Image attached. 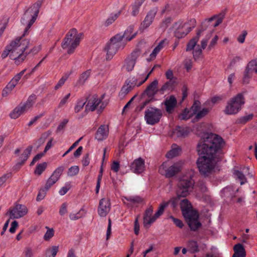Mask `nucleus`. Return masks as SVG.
<instances>
[{
	"mask_svg": "<svg viewBox=\"0 0 257 257\" xmlns=\"http://www.w3.org/2000/svg\"><path fill=\"white\" fill-rule=\"evenodd\" d=\"M140 55L139 50L134 51L125 60L123 68L127 71H132L136 64L137 60Z\"/></svg>",
	"mask_w": 257,
	"mask_h": 257,
	"instance_id": "nucleus-17",
	"label": "nucleus"
},
{
	"mask_svg": "<svg viewBox=\"0 0 257 257\" xmlns=\"http://www.w3.org/2000/svg\"><path fill=\"white\" fill-rule=\"evenodd\" d=\"M58 246H53L51 248H48L45 251L46 257H55L58 251Z\"/></svg>",
	"mask_w": 257,
	"mask_h": 257,
	"instance_id": "nucleus-43",
	"label": "nucleus"
},
{
	"mask_svg": "<svg viewBox=\"0 0 257 257\" xmlns=\"http://www.w3.org/2000/svg\"><path fill=\"white\" fill-rule=\"evenodd\" d=\"M110 209V203L107 199L102 198L99 201L98 213L101 217L105 216Z\"/></svg>",
	"mask_w": 257,
	"mask_h": 257,
	"instance_id": "nucleus-22",
	"label": "nucleus"
},
{
	"mask_svg": "<svg viewBox=\"0 0 257 257\" xmlns=\"http://www.w3.org/2000/svg\"><path fill=\"white\" fill-rule=\"evenodd\" d=\"M171 21L172 19L170 17L165 19L160 24L159 28L162 31H164L168 27L169 25L171 23Z\"/></svg>",
	"mask_w": 257,
	"mask_h": 257,
	"instance_id": "nucleus-50",
	"label": "nucleus"
},
{
	"mask_svg": "<svg viewBox=\"0 0 257 257\" xmlns=\"http://www.w3.org/2000/svg\"><path fill=\"white\" fill-rule=\"evenodd\" d=\"M256 65V62L254 61H250L247 65V67L245 72L244 77L243 78V82H247V80L249 77V74L250 72L254 71L257 73V68H253Z\"/></svg>",
	"mask_w": 257,
	"mask_h": 257,
	"instance_id": "nucleus-34",
	"label": "nucleus"
},
{
	"mask_svg": "<svg viewBox=\"0 0 257 257\" xmlns=\"http://www.w3.org/2000/svg\"><path fill=\"white\" fill-rule=\"evenodd\" d=\"M193 172H189L187 175L181 177L178 183V188L176 191L177 196L172 198L169 201L173 207H175L180 197H185L188 195L193 189L194 182L192 179Z\"/></svg>",
	"mask_w": 257,
	"mask_h": 257,
	"instance_id": "nucleus-3",
	"label": "nucleus"
},
{
	"mask_svg": "<svg viewBox=\"0 0 257 257\" xmlns=\"http://www.w3.org/2000/svg\"><path fill=\"white\" fill-rule=\"evenodd\" d=\"M236 178L238 179L241 185H243L246 183L247 180L245 176H252L249 172V168L245 167L241 170H234L233 173Z\"/></svg>",
	"mask_w": 257,
	"mask_h": 257,
	"instance_id": "nucleus-24",
	"label": "nucleus"
},
{
	"mask_svg": "<svg viewBox=\"0 0 257 257\" xmlns=\"http://www.w3.org/2000/svg\"><path fill=\"white\" fill-rule=\"evenodd\" d=\"M40 4L39 3L34 4L24 13L21 19L22 24L26 26L23 35H27L29 29L36 20L39 12Z\"/></svg>",
	"mask_w": 257,
	"mask_h": 257,
	"instance_id": "nucleus-7",
	"label": "nucleus"
},
{
	"mask_svg": "<svg viewBox=\"0 0 257 257\" xmlns=\"http://www.w3.org/2000/svg\"><path fill=\"white\" fill-rule=\"evenodd\" d=\"M71 74V72H69L66 73L62 78L59 80L57 84L55 86V89H57L61 87L65 82V81L67 80L70 74Z\"/></svg>",
	"mask_w": 257,
	"mask_h": 257,
	"instance_id": "nucleus-46",
	"label": "nucleus"
},
{
	"mask_svg": "<svg viewBox=\"0 0 257 257\" xmlns=\"http://www.w3.org/2000/svg\"><path fill=\"white\" fill-rule=\"evenodd\" d=\"M83 34L78 33L75 29L70 30L66 35L62 42L61 46L63 49H67L69 54L73 53L79 45Z\"/></svg>",
	"mask_w": 257,
	"mask_h": 257,
	"instance_id": "nucleus-5",
	"label": "nucleus"
},
{
	"mask_svg": "<svg viewBox=\"0 0 257 257\" xmlns=\"http://www.w3.org/2000/svg\"><path fill=\"white\" fill-rule=\"evenodd\" d=\"M64 170V167L63 166H59L55 170L52 175L58 179H59Z\"/></svg>",
	"mask_w": 257,
	"mask_h": 257,
	"instance_id": "nucleus-53",
	"label": "nucleus"
},
{
	"mask_svg": "<svg viewBox=\"0 0 257 257\" xmlns=\"http://www.w3.org/2000/svg\"><path fill=\"white\" fill-rule=\"evenodd\" d=\"M71 188V184L69 182L65 183V185L62 187L59 191L60 195H64L70 190Z\"/></svg>",
	"mask_w": 257,
	"mask_h": 257,
	"instance_id": "nucleus-54",
	"label": "nucleus"
},
{
	"mask_svg": "<svg viewBox=\"0 0 257 257\" xmlns=\"http://www.w3.org/2000/svg\"><path fill=\"white\" fill-rule=\"evenodd\" d=\"M182 214L186 219L191 230L196 231L201 226L199 221V215L197 211L192 209L191 203L187 199H183L180 203Z\"/></svg>",
	"mask_w": 257,
	"mask_h": 257,
	"instance_id": "nucleus-4",
	"label": "nucleus"
},
{
	"mask_svg": "<svg viewBox=\"0 0 257 257\" xmlns=\"http://www.w3.org/2000/svg\"><path fill=\"white\" fill-rule=\"evenodd\" d=\"M184 65L185 68L187 69V71L190 70L192 67V62L191 60L188 59L184 61Z\"/></svg>",
	"mask_w": 257,
	"mask_h": 257,
	"instance_id": "nucleus-64",
	"label": "nucleus"
},
{
	"mask_svg": "<svg viewBox=\"0 0 257 257\" xmlns=\"http://www.w3.org/2000/svg\"><path fill=\"white\" fill-rule=\"evenodd\" d=\"M91 74V70L88 69L83 72L78 80V83L80 84H83L88 79Z\"/></svg>",
	"mask_w": 257,
	"mask_h": 257,
	"instance_id": "nucleus-44",
	"label": "nucleus"
},
{
	"mask_svg": "<svg viewBox=\"0 0 257 257\" xmlns=\"http://www.w3.org/2000/svg\"><path fill=\"white\" fill-rule=\"evenodd\" d=\"M26 70V69H24L21 71L20 73L17 74L12 79V80L8 83L6 87L4 89L2 92L3 96H7L8 95L11 93L12 90L19 83L20 80L22 78V76L24 74Z\"/></svg>",
	"mask_w": 257,
	"mask_h": 257,
	"instance_id": "nucleus-15",
	"label": "nucleus"
},
{
	"mask_svg": "<svg viewBox=\"0 0 257 257\" xmlns=\"http://www.w3.org/2000/svg\"><path fill=\"white\" fill-rule=\"evenodd\" d=\"M188 247L189 250L191 253L198 252L200 251V249L204 250L206 248V246L205 244H201L200 247L196 241L192 240L188 242Z\"/></svg>",
	"mask_w": 257,
	"mask_h": 257,
	"instance_id": "nucleus-32",
	"label": "nucleus"
},
{
	"mask_svg": "<svg viewBox=\"0 0 257 257\" xmlns=\"http://www.w3.org/2000/svg\"><path fill=\"white\" fill-rule=\"evenodd\" d=\"M48 228L46 232L44 234V239L45 240H49L50 238H51L54 236V230L52 228Z\"/></svg>",
	"mask_w": 257,
	"mask_h": 257,
	"instance_id": "nucleus-57",
	"label": "nucleus"
},
{
	"mask_svg": "<svg viewBox=\"0 0 257 257\" xmlns=\"http://www.w3.org/2000/svg\"><path fill=\"white\" fill-rule=\"evenodd\" d=\"M181 153V148L176 145H173L171 150L166 154V157L168 158H172L179 155Z\"/></svg>",
	"mask_w": 257,
	"mask_h": 257,
	"instance_id": "nucleus-37",
	"label": "nucleus"
},
{
	"mask_svg": "<svg viewBox=\"0 0 257 257\" xmlns=\"http://www.w3.org/2000/svg\"><path fill=\"white\" fill-rule=\"evenodd\" d=\"M158 85V81L154 80L147 88L146 92L149 95H154L157 92V89Z\"/></svg>",
	"mask_w": 257,
	"mask_h": 257,
	"instance_id": "nucleus-39",
	"label": "nucleus"
},
{
	"mask_svg": "<svg viewBox=\"0 0 257 257\" xmlns=\"http://www.w3.org/2000/svg\"><path fill=\"white\" fill-rule=\"evenodd\" d=\"M177 99L173 95L167 97L164 102L166 110L167 112L172 113L177 105Z\"/></svg>",
	"mask_w": 257,
	"mask_h": 257,
	"instance_id": "nucleus-29",
	"label": "nucleus"
},
{
	"mask_svg": "<svg viewBox=\"0 0 257 257\" xmlns=\"http://www.w3.org/2000/svg\"><path fill=\"white\" fill-rule=\"evenodd\" d=\"M145 169V160L141 158L135 160L131 165V170L136 174L142 173Z\"/></svg>",
	"mask_w": 257,
	"mask_h": 257,
	"instance_id": "nucleus-23",
	"label": "nucleus"
},
{
	"mask_svg": "<svg viewBox=\"0 0 257 257\" xmlns=\"http://www.w3.org/2000/svg\"><path fill=\"white\" fill-rule=\"evenodd\" d=\"M184 164L183 162L179 161L171 164L169 161L164 162L159 167V172L166 177H171L180 171Z\"/></svg>",
	"mask_w": 257,
	"mask_h": 257,
	"instance_id": "nucleus-11",
	"label": "nucleus"
},
{
	"mask_svg": "<svg viewBox=\"0 0 257 257\" xmlns=\"http://www.w3.org/2000/svg\"><path fill=\"white\" fill-rule=\"evenodd\" d=\"M244 103L245 99L243 94L239 93L228 101L224 113L228 115L236 114L241 110Z\"/></svg>",
	"mask_w": 257,
	"mask_h": 257,
	"instance_id": "nucleus-10",
	"label": "nucleus"
},
{
	"mask_svg": "<svg viewBox=\"0 0 257 257\" xmlns=\"http://www.w3.org/2000/svg\"><path fill=\"white\" fill-rule=\"evenodd\" d=\"M198 102H194V103L190 109H185L180 115L179 118L181 120H187L194 116L195 112L198 107Z\"/></svg>",
	"mask_w": 257,
	"mask_h": 257,
	"instance_id": "nucleus-25",
	"label": "nucleus"
},
{
	"mask_svg": "<svg viewBox=\"0 0 257 257\" xmlns=\"http://www.w3.org/2000/svg\"><path fill=\"white\" fill-rule=\"evenodd\" d=\"M68 212V204L66 202L63 203L60 207L59 213L61 216L65 215Z\"/></svg>",
	"mask_w": 257,
	"mask_h": 257,
	"instance_id": "nucleus-55",
	"label": "nucleus"
},
{
	"mask_svg": "<svg viewBox=\"0 0 257 257\" xmlns=\"http://www.w3.org/2000/svg\"><path fill=\"white\" fill-rule=\"evenodd\" d=\"M12 174L10 173L5 174L0 177V187L5 186L7 181L11 178Z\"/></svg>",
	"mask_w": 257,
	"mask_h": 257,
	"instance_id": "nucleus-51",
	"label": "nucleus"
},
{
	"mask_svg": "<svg viewBox=\"0 0 257 257\" xmlns=\"http://www.w3.org/2000/svg\"><path fill=\"white\" fill-rule=\"evenodd\" d=\"M169 205V202H163L160 205L158 210L155 214L157 218L160 217L164 212L165 208Z\"/></svg>",
	"mask_w": 257,
	"mask_h": 257,
	"instance_id": "nucleus-48",
	"label": "nucleus"
},
{
	"mask_svg": "<svg viewBox=\"0 0 257 257\" xmlns=\"http://www.w3.org/2000/svg\"><path fill=\"white\" fill-rule=\"evenodd\" d=\"M166 40L161 41L158 45L154 48L153 52L150 54V57L151 59H153L156 58L157 55L165 46Z\"/></svg>",
	"mask_w": 257,
	"mask_h": 257,
	"instance_id": "nucleus-38",
	"label": "nucleus"
},
{
	"mask_svg": "<svg viewBox=\"0 0 257 257\" xmlns=\"http://www.w3.org/2000/svg\"><path fill=\"white\" fill-rule=\"evenodd\" d=\"M119 35H115L106 44L104 51L106 53L107 60H111L118 50L124 47L125 43L121 41Z\"/></svg>",
	"mask_w": 257,
	"mask_h": 257,
	"instance_id": "nucleus-9",
	"label": "nucleus"
},
{
	"mask_svg": "<svg viewBox=\"0 0 257 257\" xmlns=\"http://www.w3.org/2000/svg\"><path fill=\"white\" fill-rule=\"evenodd\" d=\"M233 250L234 253L232 257H245V251L241 244L238 243L235 244L234 246Z\"/></svg>",
	"mask_w": 257,
	"mask_h": 257,
	"instance_id": "nucleus-33",
	"label": "nucleus"
},
{
	"mask_svg": "<svg viewBox=\"0 0 257 257\" xmlns=\"http://www.w3.org/2000/svg\"><path fill=\"white\" fill-rule=\"evenodd\" d=\"M46 167L47 163L45 162L37 165L35 170V173L39 175H41L45 170Z\"/></svg>",
	"mask_w": 257,
	"mask_h": 257,
	"instance_id": "nucleus-49",
	"label": "nucleus"
},
{
	"mask_svg": "<svg viewBox=\"0 0 257 257\" xmlns=\"http://www.w3.org/2000/svg\"><path fill=\"white\" fill-rule=\"evenodd\" d=\"M82 209H80L78 212L76 213H71L69 214V218L71 220H76L80 218L82 215L81 214V211Z\"/></svg>",
	"mask_w": 257,
	"mask_h": 257,
	"instance_id": "nucleus-56",
	"label": "nucleus"
},
{
	"mask_svg": "<svg viewBox=\"0 0 257 257\" xmlns=\"http://www.w3.org/2000/svg\"><path fill=\"white\" fill-rule=\"evenodd\" d=\"M189 132L187 128L177 126L173 128L170 133V136L174 139L184 137L186 136Z\"/></svg>",
	"mask_w": 257,
	"mask_h": 257,
	"instance_id": "nucleus-27",
	"label": "nucleus"
},
{
	"mask_svg": "<svg viewBox=\"0 0 257 257\" xmlns=\"http://www.w3.org/2000/svg\"><path fill=\"white\" fill-rule=\"evenodd\" d=\"M36 97L35 95H31L24 104H22V106L27 112L31 108L35 102Z\"/></svg>",
	"mask_w": 257,
	"mask_h": 257,
	"instance_id": "nucleus-42",
	"label": "nucleus"
},
{
	"mask_svg": "<svg viewBox=\"0 0 257 257\" xmlns=\"http://www.w3.org/2000/svg\"><path fill=\"white\" fill-rule=\"evenodd\" d=\"M121 14V11L116 13H111L106 20L104 25L105 26H108L112 24L119 16Z\"/></svg>",
	"mask_w": 257,
	"mask_h": 257,
	"instance_id": "nucleus-40",
	"label": "nucleus"
},
{
	"mask_svg": "<svg viewBox=\"0 0 257 257\" xmlns=\"http://www.w3.org/2000/svg\"><path fill=\"white\" fill-rule=\"evenodd\" d=\"M122 200L128 207L133 208L137 206L143 201V199L139 196L123 197Z\"/></svg>",
	"mask_w": 257,
	"mask_h": 257,
	"instance_id": "nucleus-20",
	"label": "nucleus"
},
{
	"mask_svg": "<svg viewBox=\"0 0 257 257\" xmlns=\"http://www.w3.org/2000/svg\"><path fill=\"white\" fill-rule=\"evenodd\" d=\"M172 87V83L170 81L165 83L160 89V91L164 92L168 89H170Z\"/></svg>",
	"mask_w": 257,
	"mask_h": 257,
	"instance_id": "nucleus-63",
	"label": "nucleus"
},
{
	"mask_svg": "<svg viewBox=\"0 0 257 257\" xmlns=\"http://www.w3.org/2000/svg\"><path fill=\"white\" fill-rule=\"evenodd\" d=\"M134 28L133 26L128 27L127 29L124 31L123 35L116 34L120 36V40L121 42H124L125 43L127 41H130L132 40L137 35V32L133 33Z\"/></svg>",
	"mask_w": 257,
	"mask_h": 257,
	"instance_id": "nucleus-28",
	"label": "nucleus"
},
{
	"mask_svg": "<svg viewBox=\"0 0 257 257\" xmlns=\"http://www.w3.org/2000/svg\"><path fill=\"white\" fill-rule=\"evenodd\" d=\"M26 111L22 106V104L16 107L10 113V116L11 118L16 119L18 118L21 114Z\"/></svg>",
	"mask_w": 257,
	"mask_h": 257,
	"instance_id": "nucleus-35",
	"label": "nucleus"
},
{
	"mask_svg": "<svg viewBox=\"0 0 257 257\" xmlns=\"http://www.w3.org/2000/svg\"><path fill=\"white\" fill-rule=\"evenodd\" d=\"M224 145L223 139L215 134H208L200 139L196 147L199 156L196 164L201 174L207 176L213 170L219 161L217 154Z\"/></svg>",
	"mask_w": 257,
	"mask_h": 257,
	"instance_id": "nucleus-1",
	"label": "nucleus"
},
{
	"mask_svg": "<svg viewBox=\"0 0 257 257\" xmlns=\"http://www.w3.org/2000/svg\"><path fill=\"white\" fill-rule=\"evenodd\" d=\"M68 121V120L67 119H65L62 121H61L57 127V131L60 132L62 131L65 127Z\"/></svg>",
	"mask_w": 257,
	"mask_h": 257,
	"instance_id": "nucleus-62",
	"label": "nucleus"
},
{
	"mask_svg": "<svg viewBox=\"0 0 257 257\" xmlns=\"http://www.w3.org/2000/svg\"><path fill=\"white\" fill-rule=\"evenodd\" d=\"M238 191V189L234 188L232 186H229L224 188L221 191L220 194L222 197H226L233 199Z\"/></svg>",
	"mask_w": 257,
	"mask_h": 257,
	"instance_id": "nucleus-30",
	"label": "nucleus"
},
{
	"mask_svg": "<svg viewBox=\"0 0 257 257\" xmlns=\"http://www.w3.org/2000/svg\"><path fill=\"white\" fill-rule=\"evenodd\" d=\"M79 168L78 166H72L70 167L67 171V175L69 177H73L78 174Z\"/></svg>",
	"mask_w": 257,
	"mask_h": 257,
	"instance_id": "nucleus-47",
	"label": "nucleus"
},
{
	"mask_svg": "<svg viewBox=\"0 0 257 257\" xmlns=\"http://www.w3.org/2000/svg\"><path fill=\"white\" fill-rule=\"evenodd\" d=\"M28 213V209L25 205L17 204L12 209H10L9 213L11 219H18L25 216Z\"/></svg>",
	"mask_w": 257,
	"mask_h": 257,
	"instance_id": "nucleus-16",
	"label": "nucleus"
},
{
	"mask_svg": "<svg viewBox=\"0 0 257 257\" xmlns=\"http://www.w3.org/2000/svg\"><path fill=\"white\" fill-rule=\"evenodd\" d=\"M153 70V68L146 76L143 80H142L139 82H138V79H140V77L138 78L133 77L131 80L126 81L119 93V96L121 98H124L127 94H128L133 90L135 86H139L144 83L148 79L149 75L152 73Z\"/></svg>",
	"mask_w": 257,
	"mask_h": 257,
	"instance_id": "nucleus-13",
	"label": "nucleus"
},
{
	"mask_svg": "<svg viewBox=\"0 0 257 257\" xmlns=\"http://www.w3.org/2000/svg\"><path fill=\"white\" fill-rule=\"evenodd\" d=\"M157 12V9L156 8L152 9L148 12L140 27V30L141 31H144L152 24Z\"/></svg>",
	"mask_w": 257,
	"mask_h": 257,
	"instance_id": "nucleus-18",
	"label": "nucleus"
},
{
	"mask_svg": "<svg viewBox=\"0 0 257 257\" xmlns=\"http://www.w3.org/2000/svg\"><path fill=\"white\" fill-rule=\"evenodd\" d=\"M145 0H136L132 5V15L135 17L139 13L140 8Z\"/></svg>",
	"mask_w": 257,
	"mask_h": 257,
	"instance_id": "nucleus-41",
	"label": "nucleus"
},
{
	"mask_svg": "<svg viewBox=\"0 0 257 257\" xmlns=\"http://www.w3.org/2000/svg\"><path fill=\"white\" fill-rule=\"evenodd\" d=\"M86 101L85 99H78L74 107V111L75 113H78L80 111L85 105Z\"/></svg>",
	"mask_w": 257,
	"mask_h": 257,
	"instance_id": "nucleus-45",
	"label": "nucleus"
},
{
	"mask_svg": "<svg viewBox=\"0 0 257 257\" xmlns=\"http://www.w3.org/2000/svg\"><path fill=\"white\" fill-rule=\"evenodd\" d=\"M218 40V37L217 35H215L211 40L209 45L207 48L208 51H210L212 49H213L214 46L216 45L217 41Z\"/></svg>",
	"mask_w": 257,
	"mask_h": 257,
	"instance_id": "nucleus-58",
	"label": "nucleus"
},
{
	"mask_svg": "<svg viewBox=\"0 0 257 257\" xmlns=\"http://www.w3.org/2000/svg\"><path fill=\"white\" fill-rule=\"evenodd\" d=\"M109 134V127L107 124L101 125L97 129L95 134V139L98 141L105 140Z\"/></svg>",
	"mask_w": 257,
	"mask_h": 257,
	"instance_id": "nucleus-26",
	"label": "nucleus"
},
{
	"mask_svg": "<svg viewBox=\"0 0 257 257\" xmlns=\"http://www.w3.org/2000/svg\"><path fill=\"white\" fill-rule=\"evenodd\" d=\"M48 190V189L44 187L43 188H41L39 192V193L37 197V201H40L44 198V197L46 196V193L47 191Z\"/></svg>",
	"mask_w": 257,
	"mask_h": 257,
	"instance_id": "nucleus-52",
	"label": "nucleus"
},
{
	"mask_svg": "<svg viewBox=\"0 0 257 257\" xmlns=\"http://www.w3.org/2000/svg\"><path fill=\"white\" fill-rule=\"evenodd\" d=\"M222 21V19L217 18L216 16H213L208 19L205 20L203 24L207 26L211 25L213 27H216L221 24Z\"/></svg>",
	"mask_w": 257,
	"mask_h": 257,
	"instance_id": "nucleus-36",
	"label": "nucleus"
},
{
	"mask_svg": "<svg viewBox=\"0 0 257 257\" xmlns=\"http://www.w3.org/2000/svg\"><path fill=\"white\" fill-rule=\"evenodd\" d=\"M30 45V40L23 37H18L12 40L6 46L1 55L3 58L9 56L14 61L15 64L19 65L26 58L28 53L25 52Z\"/></svg>",
	"mask_w": 257,
	"mask_h": 257,
	"instance_id": "nucleus-2",
	"label": "nucleus"
},
{
	"mask_svg": "<svg viewBox=\"0 0 257 257\" xmlns=\"http://www.w3.org/2000/svg\"><path fill=\"white\" fill-rule=\"evenodd\" d=\"M194 102H198V107L195 112L193 121H197L202 117H204L209 112L210 109L208 108H201L200 102L198 100H195Z\"/></svg>",
	"mask_w": 257,
	"mask_h": 257,
	"instance_id": "nucleus-31",
	"label": "nucleus"
},
{
	"mask_svg": "<svg viewBox=\"0 0 257 257\" xmlns=\"http://www.w3.org/2000/svg\"><path fill=\"white\" fill-rule=\"evenodd\" d=\"M162 116V110L155 107L146 109L144 113V119L146 123L151 125L158 123Z\"/></svg>",
	"mask_w": 257,
	"mask_h": 257,
	"instance_id": "nucleus-12",
	"label": "nucleus"
},
{
	"mask_svg": "<svg viewBox=\"0 0 257 257\" xmlns=\"http://www.w3.org/2000/svg\"><path fill=\"white\" fill-rule=\"evenodd\" d=\"M106 106V104L102 102V99L97 95H94L90 97L85 105V111H94L96 108L101 112Z\"/></svg>",
	"mask_w": 257,
	"mask_h": 257,
	"instance_id": "nucleus-14",
	"label": "nucleus"
},
{
	"mask_svg": "<svg viewBox=\"0 0 257 257\" xmlns=\"http://www.w3.org/2000/svg\"><path fill=\"white\" fill-rule=\"evenodd\" d=\"M253 115L252 113H250L248 115L243 116L239 118V121L240 123H244L247 121L251 120L253 118Z\"/></svg>",
	"mask_w": 257,
	"mask_h": 257,
	"instance_id": "nucleus-59",
	"label": "nucleus"
},
{
	"mask_svg": "<svg viewBox=\"0 0 257 257\" xmlns=\"http://www.w3.org/2000/svg\"><path fill=\"white\" fill-rule=\"evenodd\" d=\"M195 22V20L192 19L187 22H184L183 21L180 20L174 23L172 29L175 36L178 39L184 38L192 31L194 27Z\"/></svg>",
	"mask_w": 257,
	"mask_h": 257,
	"instance_id": "nucleus-8",
	"label": "nucleus"
},
{
	"mask_svg": "<svg viewBox=\"0 0 257 257\" xmlns=\"http://www.w3.org/2000/svg\"><path fill=\"white\" fill-rule=\"evenodd\" d=\"M202 32V30H200L197 32L196 36L188 42L186 49V51L193 50L192 53L195 60H198L203 57L202 50L206 47L208 43L207 39H203L201 42V47L199 45H197Z\"/></svg>",
	"mask_w": 257,
	"mask_h": 257,
	"instance_id": "nucleus-6",
	"label": "nucleus"
},
{
	"mask_svg": "<svg viewBox=\"0 0 257 257\" xmlns=\"http://www.w3.org/2000/svg\"><path fill=\"white\" fill-rule=\"evenodd\" d=\"M90 163L89 154H86L85 155L82 160V163L83 166H87Z\"/></svg>",
	"mask_w": 257,
	"mask_h": 257,
	"instance_id": "nucleus-61",
	"label": "nucleus"
},
{
	"mask_svg": "<svg viewBox=\"0 0 257 257\" xmlns=\"http://www.w3.org/2000/svg\"><path fill=\"white\" fill-rule=\"evenodd\" d=\"M32 150V146H29L27 148L24 150H21L20 149H17L15 151V154L16 155H18V153H21L20 155L17 156L18 157L19 162L17 164V165L20 166L23 165L24 162L28 159L29 156L31 154Z\"/></svg>",
	"mask_w": 257,
	"mask_h": 257,
	"instance_id": "nucleus-19",
	"label": "nucleus"
},
{
	"mask_svg": "<svg viewBox=\"0 0 257 257\" xmlns=\"http://www.w3.org/2000/svg\"><path fill=\"white\" fill-rule=\"evenodd\" d=\"M153 212V208L151 206L145 211L144 216V225L145 227H149L157 219L155 214L152 215Z\"/></svg>",
	"mask_w": 257,
	"mask_h": 257,
	"instance_id": "nucleus-21",
	"label": "nucleus"
},
{
	"mask_svg": "<svg viewBox=\"0 0 257 257\" xmlns=\"http://www.w3.org/2000/svg\"><path fill=\"white\" fill-rule=\"evenodd\" d=\"M169 218H170L172 220V221L177 226H178L179 228L183 227L184 225H183L182 221L181 220L177 219V218H175L172 216H170L169 217Z\"/></svg>",
	"mask_w": 257,
	"mask_h": 257,
	"instance_id": "nucleus-60",
	"label": "nucleus"
}]
</instances>
